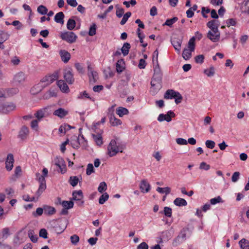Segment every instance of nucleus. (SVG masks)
<instances>
[{
    "mask_svg": "<svg viewBox=\"0 0 249 249\" xmlns=\"http://www.w3.org/2000/svg\"><path fill=\"white\" fill-rule=\"evenodd\" d=\"M196 63L202 64L204 62V56L203 54H200L196 56L195 58Z\"/></svg>",
    "mask_w": 249,
    "mask_h": 249,
    "instance_id": "obj_61",
    "label": "nucleus"
},
{
    "mask_svg": "<svg viewBox=\"0 0 249 249\" xmlns=\"http://www.w3.org/2000/svg\"><path fill=\"white\" fill-rule=\"evenodd\" d=\"M62 60L65 63H67L71 58L70 53L65 50H61L59 52Z\"/></svg>",
    "mask_w": 249,
    "mask_h": 249,
    "instance_id": "obj_22",
    "label": "nucleus"
},
{
    "mask_svg": "<svg viewBox=\"0 0 249 249\" xmlns=\"http://www.w3.org/2000/svg\"><path fill=\"white\" fill-rule=\"evenodd\" d=\"M176 116L175 113L171 111H168L166 114L163 113L160 114L158 117V121L161 122L164 121H166L167 122H170L172 120V117H175Z\"/></svg>",
    "mask_w": 249,
    "mask_h": 249,
    "instance_id": "obj_8",
    "label": "nucleus"
},
{
    "mask_svg": "<svg viewBox=\"0 0 249 249\" xmlns=\"http://www.w3.org/2000/svg\"><path fill=\"white\" fill-rule=\"evenodd\" d=\"M36 177L39 182V188L36 192V198L38 199L46 189V185L45 177H44V176H42L39 173H37L36 174Z\"/></svg>",
    "mask_w": 249,
    "mask_h": 249,
    "instance_id": "obj_5",
    "label": "nucleus"
},
{
    "mask_svg": "<svg viewBox=\"0 0 249 249\" xmlns=\"http://www.w3.org/2000/svg\"><path fill=\"white\" fill-rule=\"evenodd\" d=\"M207 25L211 29L210 31H219L218 29L219 24L217 21L212 20L207 23Z\"/></svg>",
    "mask_w": 249,
    "mask_h": 249,
    "instance_id": "obj_24",
    "label": "nucleus"
},
{
    "mask_svg": "<svg viewBox=\"0 0 249 249\" xmlns=\"http://www.w3.org/2000/svg\"><path fill=\"white\" fill-rule=\"evenodd\" d=\"M28 133L29 129L28 127L25 126H23L19 131L18 137L22 140H24L27 138Z\"/></svg>",
    "mask_w": 249,
    "mask_h": 249,
    "instance_id": "obj_23",
    "label": "nucleus"
},
{
    "mask_svg": "<svg viewBox=\"0 0 249 249\" xmlns=\"http://www.w3.org/2000/svg\"><path fill=\"white\" fill-rule=\"evenodd\" d=\"M76 25V22L73 19L70 18L67 23V28L68 30L71 31L73 30Z\"/></svg>",
    "mask_w": 249,
    "mask_h": 249,
    "instance_id": "obj_37",
    "label": "nucleus"
},
{
    "mask_svg": "<svg viewBox=\"0 0 249 249\" xmlns=\"http://www.w3.org/2000/svg\"><path fill=\"white\" fill-rule=\"evenodd\" d=\"M79 181V178L77 176H71L69 182L72 186L74 187L77 185Z\"/></svg>",
    "mask_w": 249,
    "mask_h": 249,
    "instance_id": "obj_38",
    "label": "nucleus"
},
{
    "mask_svg": "<svg viewBox=\"0 0 249 249\" xmlns=\"http://www.w3.org/2000/svg\"><path fill=\"white\" fill-rule=\"evenodd\" d=\"M14 162V156L12 154H8L5 161V168L8 171H11L13 167Z\"/></svg>",
    "mask_w": 249,
    "mask_h": 249,
    "instance_id": "obj_14",
    "label": "nucleus"
},
{
    "mask_svg": "<svg viewBox=\"0 0 249 249\" xmlns=\"http://www.w3.org/2000/svg\"><path fill=\"white\" fill-rule=\"evenodd\" d=\"M223 202L222 198L220 196L211 199L210 203L211 205H215L217 203Z\"/></svg>",
    "mask_w": 249,
    "mask_h": 249,
    "instance_id": "obj_58",
    "label": "nucleus"
},
{
    "mask_svg": "<svg viewBox=\"0 0 249 249\" xmlns=\"http://www.w3.org/2000/svg\"><path fill=\"white\" fill-rule=\"evenodd\" d=\"M240 173L239 172H234L231 177V181L233 182H236L238 181L239 178Z\"/></svg>",
    "mask_w": 249,
    "mask_h": 249,
    "instance_id": "obj_64",
    "label": "nucleus"
},
{
    "mask_svg": "<svg viewBox=\"0 0 249 249\" xmlns=\"http://www.w3.org/2000/svg\"><path fill=\"white\" fill-rule=\"evenodd\" d=\"M174 204L177 206L182 207L187 205V201L183 198L180 197L176 198L173 202Z\"/></svg>",
    "mask_w": 249,
    "mask_h": 249,
    "instance_id": "obj_26",
    "label": "nucleus"
},
{
    "mask_svg": "<svg viewBox=\"0 0 249 249\" xmlns=\"http://www.w3.org/2000/svg\"><path fill=\"white\" fill-rule=\"evenodd\" d=\"M28 235L33 242L36 243L37 242L38 239L37 236L36 234H34L33 231L31 230L29 231Z\"/></svg>",
    "mask_w": 249,
    "mask_h": 249,
    "instance_id": "obj_51",
    "label": "nucleus"
},
{
    "mask_svg": "<svg viewBox=\"0 0 249 249\" xmlns=\"http://www.w3.org/2000/svg\"><path fill=\"white\" fill-rule=\"evenodd\" d=\"M116 8H117L116 14L117 17L121 18L124 13V10L122 8L119 7L118 5H116Z\"/></svg>",
    "mask_w": 249,
    "mask_h": 249,
    "instance_id": "obj_57",
    "label": "nucleus"
},
{
    "mask_svg": "<svg viewBox=\"0 0 249 249\" xmlns=\"http://www.w3.org/2000/svg\"><path fill=\"white\" fill-rule=\"evenodd\" d=\"M69 111L63 108L60 107L53 112V115L60 118H63L68 115Z\"/></svg>",
    "mask_w": 249,
    "mask_h": 249,
    "instance_id": "obj_16",
    "label": "nucleus"
},
{
    "mask_svg": "<svg viewBox=\"0 0 249 249\" xmlns=\"http://www.w3.org/2000/svg\"><path fill=\"white\" fill-rule=\"evenodd\" d=\"M158 55L159 52L157 49H156L153 53L152 55V62L153 65L159 64L158 63Z\"/></svg>",
    "mask_w": 249,
    "mask_h": 249,
    "instance_id": "obj_45",
    "label": "nucleus"
},
{
    "mask_svg": "<svg viewBox=\"0 0 249 249\" xmlns=\"http://www.w3.org/2000/svg\"><path fill=\"white\" fill-rule=\"evenodd\" d=\"M108 197L109 196L107 193L103 194L99 199V203L100 204H103L107 200Z\"/></svg>",
    "mask_w": 249,
    "mask_h": 249,
    "instance_id": "obj_49",
    "label": "nucleus"
},
{
    "mask_svg": "<svg viewBox=\"0 0 249 249\" xmlns=\"http://www.w3.org/2000/svg\"><path fill=\"white\" fill-rule=\"evenodd\" d=\"M171 237V235L170 233L167 231H163L162 232L161 235V240L162 241H168L169 238Z\"/></svg>",
    "mask_w": 249,
    "mask_h": 249,
    "instance_id": "obj_46",
    "label": "nucleus"
},
{
    "mask_svg": "<svg viewBox=\"0 0 249 249\" xmlns=\"http://www.w3.org/2000/svg\"><path fill=\"white\" fill-rule=\"evenodd\" d=\"M125 148V143L122 142H117L114 140L110 142L107 146V155L112 157L115 156L118 152L122 153Z\"/></svg>",
    "mask_w": 249,
    "mask_h": 249,
    "instance_id": "obj_2",
    "label": "nucleus"
},
{
    "mask_svg": "<svg viewBox=\"0 0 249 249\" xmlns=\"http://www.w3.org/2000/svg\"><path fill=\"white\" fill-rule=\"evenodd\" d=\"M178 20V18L177 17H174L172 18L167 19L165 23L163 24V26H168L169 27H171L172 25L177 22Z\"/></svg>",
    "mask_w": 249,
    "mask_h": 249,
    "instance_id": "obj_40",
    "label": "nucleus"
},
{
    "mask_svg": "<svg viewBox=\"0 0 249 249\" xmlns=\"http://www.w3.org/2000/svg\"><path fill=\"white\" fill-rule=\"evenodd\" d=\"M243 4L242 6L243 11L249 14V0H244Z\"/></svg>",
    "mask_w": 249,
    "mask_h": 249,
    "instance_id": "obj_44",
    "label": "nucleus"
},
{
    "mask_svg": "<svg viewBox=\"0 0 249 249\" xmlns=\"http://www.w3.org/2000/svg\"><path fill=\"white\" fill-rule=\"evenodd\" d=\"M57 95L56 92L54 90H49L43 95V98L44 99H49L53 97H56Z\"/></svg>",
    "mask_w": 249,
    "mask_h": 249,
    "instance_id": "obj_33",
    "label": "nucleus"
},
{
    "mask_svg": "<svg viewBox=\"0 0 249 249\" xmlns=\"http://www.w3.org/2000/svg\"><path fill=\"white\" fill-rule=\"evenodd\" d=\"M39 121L35 119L33 120L31 123V127L32 129L36 131L38 130V124Z\"/></svg>",
    "mask_w": 249,
    "mask_h": 249,
    "instance_id": "obj_63",
    "label": "nucleus"
},
{
    "mask_svg": "<svg viewBox=\"0 0 249 249\" xmlns=\"http://www.w3.org/2000/svg\"><path fill=\"white\" fill-rule=\"evenodd\" d=\"M43 212H44V207L43 206L42 208H40V207L37 208L36 210V211L34 212L33 213V215L35 217L40 216L42 214Z\"/></svg>",
    "mask_w": 249,
    "mask_h": 249,
    "instance_id": "obj_53",
    "label": "nucleus"
},
{
    "mask_svg": "<svg viewBox=\"0 0 249 249\" xmlns=\"http://www.w3.org/2000/svg\"><path fill=\"white\" fill-rule=\"evenodd\" d=\"M95 172L92 163H89L86 169V174L88 176L90 175Z\"/></svg>",
    "mask_w": 249,
    "mask_h": 249,
    "instance_id": "obj_54",
    "label": "nucleus"
},
{
    "mask_svg": "<svg viewBox=\"0 0 249 249\" xmlns=\"http://www.w3.org/2000/svg\"><path fill=\"white\" fill-rule=\"evenodd\" d=\"M124 63L123 60H118L116 63V69L118 72L120 73L124 70V68L121 66V64Z\"/></svg>",
    "mask_w": 249,
    "mask_h": 249,
    "instance_id": "obj_55",
    "label": "nucleus"
},
{
    "mask_svg": "<svg viewBox=\"0 0 249 249\" xmlns=\"http://www.w3.org/2000/svg\"><path fill=\"white\" fill-rule=\"evenodd\" d=\"M186 236V231L185 230H183L178 235L177 240H178V242L181 243L185 240Z\"/></svg>",
    "mask_w": 249,
    "mask_h": 249,
    "instance_id": "obj_35",
    "label": "nucleus"
},
{
    "mask_svg": "<svg viewBox=\"0 0 249 249\" xmlns=\"http://www.w3.org/2000/svg\"><path fill=\"white\" fill-rule=\"evenodd\" d=\"M67 227V223L65 221L64 224L61 223L60 226H56L55 230L58 233H62Z\"/></svg>",
    "mask_w": 249,
    "mask_h": 249,
    "instance_id": "obj_47",
    "label": "nucleus"
},
{
    "mask_svg": "<svg viewBox=\"0 0 249 249\" xmlns=\"http://www.w3.org/2000/svg\"><path fill=\"white\" fill-rule=\"evenodd\" d=\"M96 33V25L95 23H93L89 28V35L90 36H93Z\"/></svg>",
    "mask_w": 249,
    "mask_h": 249,
    "instance_id": "obj_56",
    "label": "nucleus"
},
{
    "mask_svg": "<svg viewBox=\"0 0 249 249\" xmlns=\"http://www.w3.org/2000/svg\"><path fill=\"white\" fill-rule=\"evenodd\" d=\"M171 41L175 50L178 53H179L181 48L182 38L178 37H173V38L171 39Z\"/></svg>",
    "mask_w": 249,
    "mask_h": 249,
    "instance_id": "obj_12",
    "label": "nucleus"
},
{
    "mask_svg": "<svg viewBox=\"0 0 249 249\" xmlns=\"http://www.w3.org/2000/svg\"><path fill=\"white\" fill-rule=\"evenodd\" d=\"M92 136L97 145L100 146L103 144V139L101 134H92Z\"/></svg>",
    "mask_w": 249,
    "mask_h": 249,
    "instance_id": "obj_28",
    "label": "nucleus"
},
{
    "mask_svg": "<svg viewBox=\"0 0 249 249\" xmlns=\"http://www.w3.org/2000/svg\"><path fill=\"white\" fill-rule=\"evenodd\" d=\"M163 213L167 217H171L172 216V209L169 207H165L164 208Z\"/></svg>",
    "mask_w": 249,
    "mask_h": 249,
    "instance_id": "obj_59",
    "label": "nucleus"
},
{
    "mask_svg": "<svg viewBox=\"0 0 249 249\" xmlns=\"http://www.w3.org/2000/svg\"><path fill=\"white\" fill-rule=\"evenodd\" d=\"M164 98L166 99L174 98L176 104H178L181 103L182 99V96L180 93L173 89L167 90L164 93Z\"/></svg>",
    "mask_w": 249,
    "mask_h": 249,
    "instance_id": "obj_4",
    "label": "nucleus"
},
{
    "mask_svg": "<svg viewBox=\"0 0 249 249\" xmlns=\"http://www.w3.org/2000/svg\"><path fill=\"white\" fill-rule=\"evenodd\" d=\"M60 37L69 43H73L76 41L77 36L73 32L68 31L61 33Z\"/></svg>",
    "mask_w": 249,
    "mask_h": 249,
    "instance_id": "obj_7",
    "label": "nucleus"
},
{
    "mask_svg": "<svg viewBox=\"0 0 249 249\" xmlns=\"http://www.w3.org/2000/svg\"><path fill=\"white\" fill-rule=\"evenodd\" d=\"M57 86L63 92L68 93L69 91V88L64 80H60L58 81Z\"/></svg>",
    "mask_w": 249,
    "mask_h": 249,
    "instance_id": "obj_21",
    "label": "nucleus"
},
{
    "mask_svg": "<svg viewBox=\"0 0 249 249\" xmlns=\"http://www.w3.org/2000/svg\"><path fill=\"white\" fill-rule=\"evenodd\" d=\"M107 189V185L104 181L100 183L99 186L98 188V191L100 193H103Z\"/></svg>",
    "mask_w": 249,
    "mask_h": 249,
    "instance_id": "obj_50",
    "label": "nucleus"
},
{
    "mask_svg": "<svg viewBox=\"0 0 249 249\" xmlns=\"http://www.w3.org/2000/svg\"><path fill=\"white\" fill-rule=\"evenodd\" d=\"M207 37L213 42H216L220 39V32L216 31H209L207 34Z\"/></svg>",
    "mask_w": 249,
    "mask_h": 249,
    "instance_id": "obj_13",
    "label": "nucleus"
},
{
    "mask_svg": "<svg viewBox=\"0 0 249 249\" xmlns=\"http://www.w3.org/2000/svg\"><path fill=\"white\" fill-rule=\"evenodd\" d=\"M206 147L210 149H213L215 145V143L212 140H207L205 142Z\"/></svg>",
    "mask_w": 249,
    "mask_h": 249,
    "instance_id": "obj_60",
    "label": "nucleus"
},
{
    "mask_svg": "<svg viewBox=\"0 0 249 249\" xmlns=\"http://www.w3.org/2000/svg\"><path fill=\"white\" fill-rule=\"evenodd\" d=\"M239 244L240 248L242 249H247L249 247V241L245 238L242 239L239 242Z\"/></svg>",
    "mask_w": 249,
    "mask_h": 249,
    "instance_id": "obj_36",
    "label": "nucleus"
},
{
    "mask_svg": "<svg viewBox=\"0 0 249 249\" xmlns=\"http://www.w3.org/2000/svg\"><path fill=\"white\" fill-rule=\"evenodd\" d=\"M16 109L15 105L11 102H7L1 104V112L7 113L14 110Z\"/></svg>",
    "mask_w": 249,
    "mask_h": 249,
    "instance_id": "obj_9",
    "label": "nucleus"
},
{
    "mask_svg": "<svg viewBox=\"0 0 249 249\" xmlns=\"http://www.w3.org/2000/svg\"><path fill=\"white\" fill-rule=\"evenodd\" d=\"M195 48V37L190 39L188 43V48H185L182 53V57L185 60L190 59L192 55V52H194Z\"/></svg>",
    "mask_w": 249,
    "mask_h": 249,
    "instance_id": "obj_3",
    "label": "nucleus"
},
{
    "mask_svg": "<svg viewBox=\"0 0 249 249\" xmlns=\"http://www.w3.org/2000/svg\"><path fill=\"white\" fill-rule=\"evenodd\" d=\"M116 112L119 117H122L124 115H127L129 113V111L126 108L119 107L116 109Z\"/></svg>",
    "mask_w": 249,
    "mask_h": 249,
    "instance_id": "obj_27",
    "label": "nucleus"
},
{
    "mask_svg": "<svg viewBox=\"0 0 249 249\" xmlns=\"http://www.w3.org/2000/svg\"><path fill=\"white\" fill-rule=\"evenodd\" d=\"M154 74L151 81L150 92L156 93L161 88L162 72L159 64L153 65Z\"/></svg>",
    "mask_w": 249,
    "mask_h": 249,
    "instance_id": "obj_1",
    "label": "nucleus"
},
{
    "mask_svg": "<svg viewBox=\"0 0 249 249\" xmlns=\"http://www.w3.org/2000/svg\"><path fill=\"white\" fill-rule=\"evenodd\" d=\"M9 36L10 35L8 32L0 30V41L4 42L9 38Z\"/></svg>",
    "mask_w": 249,
    "mask_h": 249,
    "instance_id": "obj_34",
    "label": "nucleus"
},
{
    "mask_svg": "<svg viewBox=\"0 0 249 249\" xmlns=\"http://www.w3.org/2000/svg\"><path fill=\"white\" fill-rule=\"evenodd\" d=\"M64 17V13L62 12H60L55 15L54 20L57 23L63 24Z\"/></svg>",
    "mask_w": 249,
    "mask_h": 249,
    "instance_id": "obj_29",
    "label": "nucleus"
},
{
    "mask_svg": "<svg viewBox=\"0 0 249 249\" xmlns=\"http://www.w3.org/2000/svg\"><path fill=\"white\" fill-rule=\"evenodd\" d=\"M109 122L112 126H117L122 124V122L120 119L116 118L114 115L109 116Z\"/></svg>",
    "mask_w": 249,
    "mask_h": 249,
    "instance_id": "obj_30",
    "label": "nucleus"
},
{
    "mask_svg": "<svg viewBox=\"0 0 249 249\" xmlns=\"http://www.w3.org/2000/svg\"><path fill=\"white\" fill-rule=\"evenodd\" d=\"M54 162L56 166L59 168L60 171L64 174L66 171V164L64 160L61 157H57L54 160Z\"/></svg>",
    "mask_w": 249,
    "mask_h": 249,
    "instance_id": "obj_11",
    "label": "nucleus"
},
{
    "mask_svg": "<svg viewBox=\"0 0 249 249\" xmlns=\"http://www.w3.org/2000/svg\"><path fill=\"white\" fill-rule=\"evenodd\" d=\"M215 70L213 67H211L209 69H207L204 71V73L209 77L213 76Z\"/></svg>",
    "mask_w": 249,
    "mask_h": 249,
    "instance_id": "obj_48",
    "label": "nucleus"
},
{
    "mask_svg": "<svg viewBox=\"0 0 249 249\" xmlns=\"http://www.w3.org/2000/svg\"><path fill=\"white\" fill-rule=\"evenodd\" d=\"M44 88H45L39 81V83L31 88L30 92L32 94H36L40 92Z\"/></svg>",
    "mask_w": 249,
    "mask_h": 249,
    "instance_id": "obj_20",
    "label": "nucleus"
},
{
    "mask_svg": "<svg viewBox=\"0 0 249 249\" xmlns=\"http://www.w3.org/2000/svg\"><path fill=\"white\" fill-rule=\"evenodd\" d=\"M58 78V72L56 71L52 74L47 75L41 79L40 82L44 88L52 84Z\"/></svg>",
    "mask_w": 249,
    "mask_h": 249,
    "instance_id": "obj_6",
    "label": "nucleus"
},
{
    "mask_svg": "<svg viewBox=\"0 0 249 249\" xmlns=\"http://www.w3.org/2000/svg\"><path fill=\"white\" fill-rule=\"evenodd\" d=\"M44 213L47 216H52L56 213L55 209L49 205H44Z\"/></svg>",
    "mask_w": 249,
    "mask_h": 249,
    "instance_id": "obj_19",
    "label": "nucleus"
},
{
    "mask_svg": "<svg viewBox=\"0 0 249 249\" xmlns=\"http://www.w3.org/2000/svg\"><path fill=\"white\" fill-rule=\"evenodd\" d=\"M83 197V193L81 190L75 191L72 193V199L78 201V205H82L84 201L82 200Z\"/></svg>",
    "mask_w": 249,
    "mask_h": 249,
    "instance_id": "obj_15",
    "label": "nucleus"
},
{
    "mask_svg": "<svg viewBox=\"0 0 249 249\" xmlns=\"http://www.w3.org/2000/svg\"><path fill=\"white\" fill-rule=\"evenodd\" d=\"M88 74L90 83H95L98 78V73L93 71L90 65L88 66Z\"/></svg>",
    "mask_w": 249,
    "mask_h": 249,
    "instance_id": "obj_10",
    "label": "nucleus"
},
{
    "mask_svg": "<svg viewBox=\"0 0 249 249\" xmlns=\"http://www.w3.org/2000/svg\"><path fill=\"white\" fill-rule=\"evenodd\" d=\"M25 74L22 72L18 73L14 77L15 81L19 83L23 82L25 80Z\"/></svg>",
    "mask_w": 249,
    "mask_h": 249,
    "instance_id": "obj_25",
    "label": "nucleus"
},
{
    "mask_svg": "<svg viewBox=\"0 0 249 249\" xmlns=\"http://www.w3.org/2000/svg\"><path fill=\"white\" fill-rule=\"evenodd\" d=\"M37 11L40 14L44 15L47 14L48 9L45 6L41 5L37 7Z\"/></svg>",
    "mask_w": 249,
    "mask_h": 249,
    "instance_id": "obj_42",
    "label": "nucleus"
},
{
    "mask_svg": "<svg viewBox=\"0 0 249 249\" xmlns=\"http://www.w3.org/2000/svg\"><path fill=\"white\" fill-rule=\"evenodd\" d=\"M130 49V44L129 43H124L121 49L122 53L124 56H126L129 53V49Z\"/></svg>",
    "mask_w": 249,
    "mask_h": 249,
    "instance_id": "obj_32",
    "label": "nucleus"
},
{
    "mask_svg": "<svg viewBox=\"0 0 249 249\" xmlns=\"http://www.w3.org/2000/svg\"><path fill=\"white\" fill-rule=\"evenodd\" d=\"M156 190L160 193H165L166 195H168L170 194L171 192V188L168 187H166L165 188L158 187Z\"/></svg>",
    "mask_w": 249,
    "mask_h": 249,
    "instance_id": "obj_41",
    "label": "nucleus"
},
{
    "mask_svg": "<svg viewBox=\"0 0 249 249\" xmlns=\"http://www.w3.org/2000/svg\"><path fill=\"white\" fill-rule=\"evenodd\" d=\"M140 189L143 193H146L150 190V185L146 179L141 180L140 184Z\"/></svg>",
    "mask_w": 249,
    "mask_h": 249,
    "instance_id": "obj_18",
    "label": "nucleus"
},
{
    "mask_svg": "<svg viewBox=\"0 0 249 249\" xmlns=\"http://www.w3.org/2000/svg\"><path fill=\"white\" fill-rule=\"evenodd\" d=\"M61 205L63 208L69 209L72 208L73 206V202L72 201H65L63 200L61 202Z\"/></svg>",
    "mask_w": 249,
    "mask_h": 249,
    "instance_id": "obj_39",
    "label": "nucleus"
},
{
    "mask_svg": "<svg viewBox=\"0 0 249 249\" xmlns=\"http://www.w3.org/2000/svg\"><path fill=\"white\" fill-rule=\"evenodd\" d=\"M11 24L16 27L17 30H20L23 27L22 24L18 20H14L12 22Z\"/></svg>",
    "mask_w": 249,
    "mask_h": 249,
    "instance_id": "obj_62",
    "label": "nucleus"
},
{
    "mask_svg": "<svg viewBox=\"0 0 249 249\" xmlns=\"http://www.w3.org/2000/svg\"><path fill=\"white\" fill-rule=\"evenodd\" d=\"M71 127L67 124H65L63 125H61L58 129V131L60 133H65L66 132L69 130H70Z\"/></svg>",
    "mask_w": 249,
    "mask_h": 249,
    "instance_id": "obj_43",
    "label": "nucleus"
},
{
    "mask_svg": "<svg viewBox=\"0 0 249 249\" xmlns=\"http://www.w3.org/2000/svg\"><path fill=\"white\" fill-rule=\"evenodd\" d=\"M46 109V108L40 109L38 110L35 114V116L36 118V120H37V121L40 122L44 117Z\"/></svg>",
    "mask_w": 249,
    "mask_h": 249,
    "instance_id": "obj_31",
    "label": "nucleus"
},
{
    "mask_svg": "<svg viewBox=\"0 0 249 249\" xmlns=\"http://www.w3.org/2000/svg\"><path fill=\"white\" fill-rule=\"evenodd\" d=\"M131 16V13L130 12H126L124 15L123 18L120 22V24L122 25H124L128 20V18Z\"/></svg>",
    "mask_w": 249,
    "mask_h": 249,
    "instance_id": "obj_52",
    "label": "nucleus"
},
{
    "mask_svg": "<svg viewBox=\"0 0 249 249\" xmlns=\"http://www.w3.org/2000/svg\"><path fill=\"white\" fill-rule=\"evenodd\" d=\"M64 78L69 84H72L74 82V79L71 71L66 70L64 73Z\"/></svg>",
    "mask_w": 249,
    "mask_h": 249,
    "instance_id": "obj_17",
    "label": "nucleus"
}]
</instances>
